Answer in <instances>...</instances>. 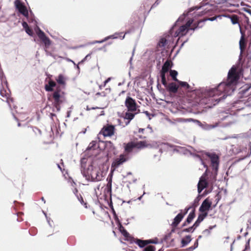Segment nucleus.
Masks as SVG:
<instances>
[{"mask_svg":"<svg viewBox=\"0 0 251 251\" xmlns=\"http://www.w3.org/2000/svg\"><path fill=\"white\" fill-rule=\"evenodd\" d=\"M95 174L93 175L90 178V181L92 182L94 181H99L101 180V177L102 176H99V172L97 170V169L95 171Z\"/></svg>","mask_w":251,"mask_h":251,"instance_id":"nucleus-35","label":"nucleus"},{"mask_svg":"<svg viewBox=\"0 0 251 251\" xmlns=\"http://www.w3.org/2000/svg\"><path fill=\"white\" fill-rule=\"evenodd\" d=\"M155 246L151 245H148L142 250V251H155Z\"/></svg>","mask_w":251,"mask_h":251,"instance_id":"nucleus-52","label":"nucleus"},{"mask_svg":"<svg viewBox=\"0 0 251 251\" xmlns=\"http://www.w3.org/2000/svg\"><path fill=\"white\" fill-rule=\"evenodd\" d=\"M192 241L191 236L187 235L181 240V247L183 248L188 245Z\"/></svg>","mask_w":251,"mask_h":251,"instance_id":"nucleus-27","label":"nucleus"},{"mask_svg":"<svg viewBox=\"0 0 251 251\" xmlns=\"http://www.w3.org/2000/svg\"><path fill=\"white\" fill-rule=\"evenodd\" d=\"M238 97L240 98H246L251 95V83L245 84L239 89Z\"/></svg>","mask_w":251,"mask_h":251,"instance_id":"nucleus-10","label":"nucleus"},{"mask_svg":"<svg viewBox=\"0 0 251 251\" xmlns=\"http://www.w3.org/2000/svg\"><path fill=\"white\" fill-rule=\"evenodd\" d=\"M160 148L159 149V151L160 153H162L163 151V150L164 151L167 150L169 148H172L174 147L173 144H170L169 143H167V142L166 143L162 142L161 143H160Z\"/></svg>","mask_w":251,"mask_h":251,"instance_id":"nucleus-31","label":"nucleus"},{"mask_svg":"<svg viewBox=\"0 0 251 251\" xmlns=\"http://www.w3.org/2000/svg\"><path fill=\"white\" fill-rule=\"evenodd\" d=\"M213 190V187H211L209 190H205L204 191L203 193L201 194L202 196L203 197L207 195L209 193H211Z\"/></svg>","mask_w":251,"mask_h":251,"instance_id":"nucleus-61","label":"nucleus"},{"mask_svg":"<svg viewBox=\"0 0 251 251\" xmlns=\"http://www.w3.org/2000/svg\"><path fill=\"white\" fill-rule=\"evenodd\" d=\"M176 25H175V23L171 27L168 33H166L163 35L159 40L157 43V46L160 48L165 47L166 45L168 43H173L174 38L173 36V33L174 32V28Z\"/></svg>","mask_w":251,"mask_h":251,"instance_id":"nucleus-5","label":"nucleus"},{"mask_svg":"<svg viewBox=\"0 0 251 251\" xmlns=\"http://www.w3.org/2000/svg\"><path fill=\"white\" fill-rule=\"evenodd\" d=\"M135 148L137 149H143L147 147V144L146 141L135 142Z\"/></svg>","mask_w":251,"mask_h":251,"instance_id":"nucleus-37","label":"nucleus"},{"mask_svg":"<svg viewBox=\"0 0 251 251\" xmlns=\"http://www.w3.org/2000/svg\"><path fill=\"white\" fill-rule=\"evenodd\" d=\"M173 63L172 61L167 60L162 66L161 70L168 72L173 67Z\"/></svg>","mask_w":251,"mask_h":251,"instance_id":"nucleus-25","label":"nucleus"},{"mask_svg":"<svg viewBox=\"0 0 251 251\" xmlns=\"http://www.w3.org/2000/svg\"><path fill=\"white\" fill-rule=\"evenodd\" d=\"M212 202L209 201L208 198L205 199L202 202L199 208V211L202 213H207L211 209Z\"/></svg>","mask_w":251,"mask_h":251,"instance_id":"nucleus-16","label":"nucleus"},{"mask_svg":"<svg viewBox=\"0 0 251 251\" xmlns=\"http://www.w3.org/2000/svg\"><path fill=\"white\" fill-rule=\"evenodd\" d=\"M125 240L127 241H129L130 243L132 244L133 243L134 239L133 237H132L130 234L128 233V235L127 236H124Z\"/></svg>","mask_w":251,"mask_h":251,"instance_id":"nucleus-56","label":"nucleus"},{"mask_svg":"<svg viewBox=\"0 0 251 251\" xmlns=\"http://www.w3.org/2000/svg\"><path fill=\"white\" fill-rule=\"evenodd\" d=\"M216 225H214V226H209L208 227V228L207 229H205V230H204L203 231H202V234H206V235L208 236L211 233V230L212 229H213L214 227H216Z\"/></svg>","mask_w":251,"mask_h":251,"instance_id":"nucleus-53","label":"nucleus"},{"mask_svg":"<svg viewBox=\"0 0 251 251\" xmlns=\"http://www.w3.org/2000/svg\"><path fill=\"white\" fill-rule=\"evenodd\" d=\"M166 90L169 92L170 93H176L178 91V86L174 82H171L168 83L167 82V85L164 86Z\"/></svg>","mask_w":251,"mask_h":251,"instance_id":"nucleus-20","label":"nucleus"},{"mask_svg":"<svg viewBox=\"0 0 251 251\" xmlns=\"http://www.w3.org/2000/svg\"><path fill=\"white\" fill-rule=\"evenodd\" d=\"M218 174V171H216V170H213L212 172L210 173V175L209 176V177L208 178L209 183H210L211 184H213L214 182H215L217 179V176Z\"/></svg>","mask_w":251,"mask_h":251,"instance_id":"nucleus-32","label":"nucleus"},{"mask_svg":"<svg viewBox=\"0 0 251 251\" xmlns=\"http://www.w3.org/2000/svg\"><path fill=\"white\" fill-rule=\"evenodd\" d=\"M97 168L93 166L92 163L88 165L87 168H85L86 176L88 177H85V178L88 181H90L91 176H93L94 172H95Z\"/></svg>","mask_w":251,"mask_h":251,"instance_id":"nucleus-19","label":"nucleus"},{"mask_svg":"<svg viewBox=\"0 0 251 251\" xmlns=\"http://www.w3.org/2000/svg\"><path fill=\"white\" fill-rule=\"evenodd\" d=\"M98 138L99 139L98 147L100 150H106V156L107 158L109 157L111 153H113L114 154H117L116 148L111 141H102L100 139L99 137H98Z\"/></svg>","mask_w":251,"mask_h":251,"instance_id":"nucleus-3","label":"nucleus"},{"mask_svg":"<svg viewBox=\"0 0 251 251\" xmlns=\"http://www.w3.org/2000/svg\"><path fill=\"white\" fill-rule=\"evenodd\" d=\"M137 113H132L130 111L126 112L125 113V116L124 117L125 119L129 120V121H131L135 117V115Z\"/></svg>","mask_w":251,"mask_h":251,"instance_id":"nucleus-43","label":"nucleus"},{"mask_svg":"<svg viewBox=\"0 0 251 251\" xmlns=\"http://www.w3.org/2000/svg\"><path fill=\"white\" fill-rule=\"evenodd\" d=\"M190 154H191L193 156H194V157L197 158L198 159H199V160L201 161V164L203 165V167L205 168H206L205 171L204 172V173H203V175L201 176H202L203 177H204V178H205V177L208 176L210 172V171L208 169L207 165L204 162V160L202 159V158L201 157V156L200 154L192 153L190 152Z\"/></svg>","mask_w":251,"mask_h":251,"instance_id":"nucleus-18","label":"nucleus"},{"mask_svg":"<svg viewBox=\"0 0 251 251\" xmlns=\"http://www.w3.org/2000/svg\"><path fill=\"white\" fill-rule=\"evenodd\" d=\"M167 73V72L162 71L161 70L159 72L160 76L161 79V83L163 86H165L166 85H167V80L166 77V74Z\"/></svg>","mask_w":251,"mask_h":251,"instance_id":"nucleus-38","label":"nucleus"},{"mask_svg":"<svg viewBox=\"0 0 251 251\" xmlns=\"http://www.w3.org/2000/svg\"><path fill=\"white\" fill-rule=\"evenodd\" d=\"M135 148V142L130 141L127 143L124 144L125 151L127 153H131L134 149Z\"/></svg>","mask_w":251,"mask_h":251,"instance_id":"nucleus-22","label":"nucleus"},{"mask_svg":"<svg viewBox=\"0 0 251 251\" xmlns=\"http://www.w3.org/2000/svg\"><path fill=\"white\" fill-rule=\"evenodd\" d=\"M26 33L29 36H32L33 35V32L31 29H30L29 28H27L25 29Z\"/></svg>","mask_w":251,"mask_h":251,"instance_id":"nucleus-64","label":"nucleus"},{"mask_svg":"<svg viewBox=\"0 0 251 251\" xmlns=\"http://www.w3.org/2000/svg\"><path fill=\"white\" fill-rule=\"evenodd\" d=\"M194 21V20L192 18V19H189V20H188L186 23H185V24L184 25L188 29L189 28H192L193 27H194L195 26L193 25V22Z\"/></svg>","mask_w":251,"mask_h":251,"instance_id":"nucleus-51","label":"nucleus"},{"mask_svg":"<svg viewBox=\"0 0 251 251\" xmlns=\"http://www.w3.org/2000/svg\"><path fill=\"white\" fill-rule=\"evenodd\" d=\"M202 197H203L201 195H198L197 197L193 201V203L192 205L193 206L194 209H195V208L199 205V201Z\"/></svg>","mask_w":251,"mask_h":251,"instance_id":"nucleus-47","label":"nucleus"},{"mask_svg":"<svg viewBox=\"0 0 251 251\" xmlns=\"http://www.w3.org/2000/svg\"><path fill=\"white\" fill-rule=\"evenodd\" d=\"M157 88L161 93L163 94L165 93L166 90L164 88H161V85L158 83L157 84Z\"/></svg>","mask_w":251,"mask_h":251,"instance_id":"nucleus-62","label":"nucleus"},{"mask_svg":"<svg viewBox=\"0 0 251 251\" xmlns=\"http://www.w3.org/2000/svg\"><path fill=\"white\" fill-rule=\"evenodd\" d=\"M185 122H193L196 125L198 126L201 127L202 129L204 130H210L212 128H214L218 126V123H216L214 125H210L208 124L205 122L201 123V121L196 120L192 118H188L184 120Z\"/></svg>","mask_w":251,"mask_h":251,"instance_id":"nucleus-7","label":"nucleus"},{"mask_svg":"<svg viewBox=\"0 0 251 251\" xmlns=\"http://www.w3.org/2000/svg\"><path fill=\"white\" fill-rule=\"evenodd\" d=\"M111 211L113 214V218H114V220L116 223V225L121 223V221H120V219H119V217H118L117 214H116V212L114 207H112V208L111 209Z\"/></svg>","mask_w":251,"mask_h":251,"instance_id":"nucleus-48","label":"nucleus"},{"mask_svg":"<svg viewBox=\"0 0 251 251\" xmlns=\"http://www.w3.org/2000/svg\"><path fill=\"white\" fill-rule=\"evenodd\" d=\"M196 216L195 209H193L188 214L187 218L186 219V222H189L190 224L192 222L193 219Z\"/></svg>","mask_w":251,"mask_h":251,"instance_id":"nucleus-41","label":"nucleus"},{"mask_svg":"<svg viewBox=\"0 0 251 251\" xmlns=\"http://www.w3.org/2000/svg\"><path fill=\"white\" fill-rule=\"evenodd\" d=\"M210 10V9H205L204 10L201 11V12H198V13H195V15L194 16V17H201V16H202L206 14H208L209 13Z\"/></svg>","mask_w":251,"mask_h":251,"instance_id":"nucleus-49","label":"nucleus"},{"mask_svg":"<svg viewBox=\"0 0 251 251\" xmlns=\"http://www.w3.org/2000/svg\"><path fill=\"white\" fill-rule=\"evenodd\" d=\"M117 34H118L117 33H115L113 35L107 36L101 40H95L92 42L89 43L88 44V45H93V44H95L96 43L100 44V43H103L104 42L107 41V40H108L109 39H110V38L116 39L118 38V37L117 36Z\"/></svg>","mask_w":251,"mask_h":251,"instance_id":"nucleus-26","label":"nucleus"},{"mask_svg":"<svg viewBox=\"0 0 251 251\" xmlns=\"http://www.w3.org/2000/svg\"><path fill=\"white\" fill-rule=\"evenodd\" d=\"M199 182H201L200 187H204V189L206 188L209 185V182L207 180L206 178L203 177L201 176L200 178V180Z\"/></svg>","mask_w":251,"mask_h":251,"instance_id":"nucleus-42","label":"nucleus"},{"mask_svg":"<svg viewBox=\"0 0 251 251\" xmlns=\"http://www.w3.org/2000/svg\"><path fill=\"white\" fill-rule=\"evenodd\" d=\"M65 92L61 89V87H58L56 89L50 94H48V100L52 102L53 106L52 111L59 112L61 110V105L66 100Z\"/></svg>","mask_w":251,"mask_h":251,"instance_id":"nucleus-2","label":"nucleus"},{"mask_svg":"<svg viewBox=\"0 0 251 251\" xmlns=\"http://www.w3.org/2000/svg\"><path fill=\"white\" fill-rule=\"evenodd\" d=\"M97 144V141H92L89 145L88 147L87 148L86 150L89 151L92 149L94 150L95 149V147Z\"/></svg>","mask_w":251,"mask_h":251,"instance_id":"nucleus-55","label":"nucleus"},{"mask_svg":"<svg viewBox=\"0 0 251 251\" xmlns=\"http://www.w3.org/2000/svg\"><path fill=\"white\" fill-rule=\"evenodd\" d=\"M107 195H109L110 197H112V186L110 183L107 184L106 187L104 190V196L105 200L107 198Z\"/></svg>","mask_w":251,"mask_h":251,"instance_id":"nucleus-30","label":"nucleus"},{"mask_svg":"<svg viewBox=\"0 0 251 251\" xmlns=\"http://www.w3.org/2000/svg\"><path fill=\"white\" fill-rule=\"evenodd\" d=\"M201 182H199L198 183V185H197L198 192V194H199L198 195H201V192L204 189V187H200V185H201Z\"/></svg>","mask_w":251,"mask_h":251,"instance_id":"nucleus-60","label":"nucleus"},{"mask_svg":"<svg viewBox=\"0 0 251 251\" xmlns=\"http://www.w3.org/2000/svg\"><path fill=\"white\" fill-rule=\"evenodd\" d=\"M233 118V116L231 114L227 115L226 116H225L221 118V120L222 121L226 120H230V119H232Z\"/></svg>","mask_w":251,"mask_h":251,"instance_id":"nucleus-63","label":"nucleus"},{"mask_svg":"<svg viewBox=\"0 0 251 251\" xmlns=\"http://www.w3.org/2000/svg\"><path fill=\"white\" fill-rule=\"evenodd\" d=\"M35 16L33 12L30 10L29 14L28 13V17L26 18L29 23H33L35 22L36 25H37V21L35 20Z\"/></svg>","mask_w":251,"mask_h":251,"instance_id":"nucleus-46","label":"nucleus"},{"mask_svg":"<svg viewBox=\"0 0 251 251\" xmlns=\"http://www.w3.org/2000/svg\"><path fill=\"white\" fill-rule=\"evenodd\" d=\"M207 213H201L199 214L197 220L193 224V225L195 226L196 228H197L200 226V224H201V223L203 221V220L207 216Z\"/></svg>","mask_w":251,"mask_h":251,"instance_id":"nucleus-24","label":"nucleus"},{"mask_svg":"<svg viewBox=\"0 0 251 251\" xmlns=\"http://www.w3.org/2000/svg\"><path fill=\"white\" fill-rule=\"evenodd\" d=\"M128 160L127 157L124 154L120 155L119 157L116 159L111 164V168H113V171L116 168H118L121 165L123 164L124 162L127 161Z\"/></svg>","mask_w":251,"mask_h":251,"instance_id":"nucleus-15","label":"nucleus"},{"mask_svg":"<svg viewBox=\"0 0 251 251\" xmlns=\"http://www.w3.org/2000/svg\"><path fill=\"white\" fill-rule=\"evenodd\" d=\"M176 82L181 87L186 88L188 89L190 88V86L189 85V84L187 82L182 81L178 80V81H177Z\"/></svg>","mask_w":251,"mask_h":251,"instance_id":"nucleus-50","label":"nucleus"},{"mask_svg":"<svg viewBox=\"0 0 251 251\" xmlns=\"http://www.w3.org/2000/svg\"><path fill=\"white\" fill-rule=\"evenodd\" d=\"M240 33L241 38L239 42V49L240 50V53L239 56V60H241L242 58V54L244 50L246 49L247 46V40L246 38V35L245 32L240 28Z\"/></svg>","mask_w":251,"mask_h":251,"instance_id":"nucleus-13","label":"nucleus"},{"mask_svg":"<svg viewBox=\"0 0 251 251\" xmlns=\"http://www.w3.org/2000/svg\"><path fill=\"white\" fill-rule=\"evenodd\" d=\"M231 22L233 25L238 24L239 27V28H241V25L239 23V17L235 14L232 15V17L230 19Z\"/></svg>","mask_w":251,"mask_h":251,"instance_id":"nucleus-44","label":"nucleus"},{"mask_svg":"<svg viewBox=\"0 0 251 251\" xmlns=\"http://www.w3.org/2000/svg\"><path fill=\"white\" fill-rule=\"evenodd\" d=\"M196 228H197L195 226L193 225L192 226H190L188 227L183 228L180 232H178V233L179 234L183 232L193 233L194 232Z\"/></svg>","mask_w":251,"mask_h":251,"instance_id":"nucleus-40","label":"nucleus"},{"mask_svg":"<svg viewBox=\"0 0 251 251\" xmlns=\"http://www.w3.org/2000/svg\"><path fill=\"white\" fill-rule=\"evenodd\" d=\"M173 146L174 147L172 148L173 149V151L175 152H179L181 151L180 150L183 151L184 154H186L188 152H190L188 150L185 149L184 147L176 146L174 145H173Z\"/></svg>","mask_w":251,"mask_h":251,"instance_id":"nucleus-34","label":"nucleus"},{"mask_svg":"<svg viewBox=\"0 0 251 251\" xmlns=\"http://www.w3.org/2000/svg\"><path fill=\"white\" fill-rule=\"evenodd\" d=\"M35 30L38 37L44 43L45 48H48L51 44V41L50 39L46 36L45 32L42 31L38 26H36Z\"/></svg>","mask_w":251,"mask_h":251,"instance_id":"nucleus-8","label":"nucleus"},{"mask_svg":"<svg viewBox=\"0 0 251 251\" xmlns=\"http://www.w3.org/2000/svg\"><path fill=\"white\" fill-rule=\"evenodd\" d=\"M115 131V126L112 125L107 124L101 128L99 134H102L105 137L111 136L114 135Z\"/></svg>","mask_w":251,"mask_h":251,"instance_id":"nucleus-14","label":"nucleus"},{"mask_svg":"<svg viewBox=\"0 0 251 251\" xmlns=\"http://www.w3.org/2000/svg\"><path fill=\"white\" fill-rule=\"evenodd\" d=\"M15 8L25 18L28 17V10L25 4L20 0H16L14 1Z\"/></svg>","mask_w":251,"mask_h":251,"instance_id":"nucleus-9","label":"nucleus"},{"mask_svg":"<svg viewBox=\"0 0 251 251\" xmlns=\"http://www.w3.org/2000/svg\"><path fill=\"white\" fill-rule=\"evenodd\" d=\"M182 210H180V212L174 218L173 222L171 224L172 227H176L183 219L184 217L182 214Z\"/></svg>","mask_w":251,"mask_h":251,"instance_id":"nucleus-21","label":"nucleus"},{"mask_svg":"<svg viewBox=\"0 0 251 251\" xmlns=\"http://www.w3.org/2000/svg\"><path fill=\"white\" fill-rule=\"evenodd\" d=\"M117 225L118 227V230L124 236H127L128 235V232L123 226L121 222L117 224Z\"/></svg>","mask_w":251,"mask_h":251,"instance_id":"nucleus-36","label":"nucleus"},{"mask_svg":"<svg viewBox=\"0 0 251 251\" xmlns=\"http://www.w3.org/2000/svg\"><path fill=\"white\" fill-rule=\"evenodd\" d=\"M177 75L178 73L176 70H170V75L172 77V79L175 82L178 81V79L177 78Z\"/></svg>","mask_w":251,"mask_h":251,"instance_id":"nucleus-45","label":"nucleus"},{"mask_svg":"<svg viewBox=\"0 0 251 251\" xmlns=\"http://www.w3.org/2000/svg\"><path fill=\"white\" fill-rule=\"evenodd\" d=\"M86 166V159L85 158L80 159V171L81 173L84 177H87L86 176L85 168Z\"/></svg>","mask_w":251,"mask_h":251,"instance_id":"nucleus-28","label":"nucleus"},{"mask_svg":"<svg viewBox=\"0 0 251 251\" xmlns=\"http://www.w3.org/2000/svg\"><path fill=\"white\" fill-rule=\"evenodd\" d=\"M125 106L128 111L134 112L137 108V104L134 99L130 96H127L125 101Z\"/></svg>","mask_w":251,"mask_h":251,"instance_id":"nucleus-11","label":"nucleus"},{"mask_svg":"<svg viewBox=\"0 0 251 251\" xmlns=\"http://www.w3.org/2000/svg\"><path fill=\"white\" fill-rule=\"evenodd\" d=\"M191 208H193V207L192 205L187 206L183 210H182V214L183 215V217H184V216L188 213V211Z\"/></svg>","mask_w":251,"mask_h":251,"instance_id":"nucleus-58","label":"nucleus"},{"mask_svg":"<svg viewBox=\"0 0 251 251\" xmlns=\"http://www.w3.org/2000/svg\"><path fill=\"white\" fill-rule=\"evenodd\" d=\"M147 240L148 245L159 244L158 239L157 237H155L153 239H147Z\"/></svg>","mask_w":251,"mask_h":251,"instance_id":"nucleus-54","label":"nucleus"},{"mask_svg":"<svg viewBox=\"0 0 251 251\" xmlns=\"http://www.w3.org/2000/svg\"><path fill=\"white\" fill-rule=\"evenodd\" d=\"M181 22H179L177 23L176 26L174 28V30L175 29V28ZM193 25L195 26L194 27H193L192 28H189L188 29L184 25H181L179 26L178 29L176 30V31L174 30V32L173 33V38H176L177 37H181L182 36H183L185 35L187 33L189 32L190 30L195 31L196 29L201 28V26H199L197 25V23L195 22L193 24Z\"/></svg>","mask_w":251,"mask_h":251,"instance_id":"nucleus-4","label":"nucleus"},{"mask_svg":"<svg viewBox=\"0 0 251 251\" xmlns=\"http://www.w3.org/2000/svg\"><path fill=\"white\" fill-rule=\"evenodd\" d=\"M78 199V200L79 201V202L81 203L82 205H83L85 208H87V203L86 202H85L83 201V199L81 195H79L78 196V197H76Z\"/></svg>","mask_w":251,"mask_h":251,"instance_id":"nucleus-57","label":"nucleus"},{"mask_svg":"<svg viewBox=\"0 0 251 251\" xmlns=\"http://www.w3.org/2000/svg\"><path fill=\"white\" fill-rule=\"evenodd\" d=\"M216 19H217V17H216V16H215V17H211V18H207L203 19L202 20H199V21H197L196 23H197V25H199V26H201V27H202L204 25V23L205 22H206L207 21H214L216 20Z\"/></svg>","mask_w":251,"mask_h":251,"instance_id":"nucleus-33","label":"nucleus"},{"mask_svg":"<svg viewBox=\"0 0 251 251\" xmlns=\"http://www.w3.org/2000/svg\"><path fill=\"white\" fill-rule=\"evenodd\" d=\"M207 3H204L203 2L201 3L200 6H193L192 7H190L188 9L187 11H185L181 15H180L179 18L177 19V20L176 21L175 23V25H176L177 23L179 22H183L186 17H187L189 14H191V13L194 11V10H198L200 9L201 8H202L203 6H205V5H207Z\"/></svg>","mask_w":251,"mask_h":251,"instance_id":"nucleus-6","label":"nucleus"},{"mask_svg":"<svg viewBox=\"0 0 251 251\" xmlns=\"http://www.w3.org/2000/svg\"><path fill=\"white\" fill-rule=\"evenodd\" d=\"M91 54H92V53H88L82 60H81L78 63V64H82L83 63H84L87 59V58H91Z\"/></svg>","mask_w":251,"mask_h":251,"instance_id":"nucleus-59","label":"nucleus"},{"mask_svg":"<svg viewBox=\"0 0 251 251\" xmlns=\"http://www.w3.org/2000/svg\"><path fill=\"white\" fill-rule=\"evenodd\" d=\"M58 87L61 86L58 85L56 82L50 79L48 80L47 83L45 84V90L47 92L53 93L55 89H56V88Z\"/></svg>","mask_w":251,"mask_h":251,"instance_id":"nucleus-17","label":"nucleus"},{"mask_svg":"<svg viewBox=\"0 0 251 251\" xmlns=\"http://www.w3.org/2000/svg\"><path fill=\"white\" fill-rule=\"evenodd\" d=\"M133 243H135L136 245H137L139 248L144 249L147 245H148L147 240H141L138 238H136L135 240H134Z\"/></svg>","mask_w":251,"mask_h":251,"instance_id":"nucleus-29","label":"nucleus"},{"mask_svg":"<svg viewBox=\"0 0 251 251\" xmlns=\"http://www.w3.org/2000/svg\"><path fill=\"white\" fill-rule=\"evenodd\" d=\"M206 155L209 157L211 160V165L212 170L218 171L219 165V157L215 153L206 152Z\"/></svg>","mask_w":251,"mask_h":251,"instance_id":"nucleus-12","label":"nucleus"},{"mask_svg":"<svg viewBox=\"0 0 251 251\" xmlns=\"http://www.w3.org/2000/svg\"><path fill=\"white\" fill-rule=\"evenodd\" d=\"M0 80L1 81V83H4L6 85V87L8 88V82L6 80V77L1 67H0Z\"/></svg>","mask_w":251,"mask_h":251,"instance_id":"nucleus-39","label":"nucleus"},{"mask_svg":"<svg viewBox=\"0 0 251 251\" xmlns=\"http://www.w3.org/2000/svg\"><path fill=\"white\" fill-rule=\"evenodd\" d=\"M240 76L241 73L238 70L237 67L233 65L228 71L225 81H222L213 88H200L196 90V94L202 99L222 95L219 98L214 99L218 103L225 99L227 96L231 95L236 89Z\"/></svg>","mask_w":251,"mask_h":251,"instance_id":"nucleus-1","label":"nucleus"},{"mask_svg":"<svg viewBox=\"0 0 251 251\" xmlns=\"http://www.w3.org/2000/svg\"><path fill=\"white\" fill-rule=\"evenodd\" d=\"M56 81L58 83V85L61 87V89L65 88L66 85V80L64 75L60 74L58 75L57 78H56Z\"/></svg>","mask_w":251,"mask_h":251,"instance_id":"nucleus-23","label":"nucleus"}]
</instances>
